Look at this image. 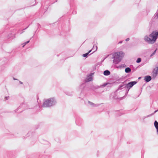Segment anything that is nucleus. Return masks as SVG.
Masks as SVG:
<instances>
[{"instance_id": "7c9ffc66", "label": "nucleus", "mask_w": 158, "mask_h": 158, "mask_svg": "<svg viewBox=\"0 0 158 158\" xmlns=\"http://www.w3.org/2000/svg\"><path fill=\"white\" fill-rule=\"evenodd\" d=\"M73 13L74 14H76V11H73Z\"/></svg>"}, {"instance_id": "6e6552de", "label": "nucleus", "mask_w": 158, "mask_h": 158, "mask_svg": "<svg viewBox=\"0 0 158 158\" xmlns=\"http://www.w3.org/2000/svg\"><path fill=\"white\" fill-rule=\"evenodd\" d=\"M93 74V73H90L89 75H88L87 77L85 80L86 82H89L92 81V76Z\"/></svg>"}, {"instance_id": "a19ab883", "label": "nucleus", "mask_w": 158, "mask_h": 158, "mask_svg": "<svg viewBox=\"0 0 158 158\" xmlns=\"http://www.w3.org/2000/svg\"><path fill=\"white\" fill-rule=\"evenodd\" d=\"M47 144L48 145H50V143L49 142H47Z\"/></svg>"}, {"instance_id": "39448f33", "label": "nucleus", "mask_w": 158, "mask_h": 158, "mask_svg": "<svg viewBox=\"0 0 158 158\" xmlns=\"http://www.w3.org/2000/svg\"><path fill=\"white\" fill-rule=\"evenodd\" d=\"M137 82L136 81H131L129 82L128 83L126 84L127 88H129L130 89L132 88L137 83Z\"/></svg>"}, {"instance_id": "ea45409f", "label": "nucleus", "mask_w": 158, "mask_h": 158, "mask_svg": "<svg viewBox=\"0 0 158 158\" xmlns=\"http://www.w3.org/2000/svg\"><path fill=\"white\" fill-rule=\"evenodd\" d=\"M13 79H14V80H18V79H16V78H14V77H13Z\"/></svg>"}, {"instance_id": "ddd939ff", "label": "nucleus", "mask_w": 158, "mask_h": 158, "mask_svg": "<svg viewBox=\"0 0 158 158\" xmlns=\"http://www.w3.org/2000/svg\"><path fill=\"white\" fill-rule=\"evenodd\" d=\"M110 74V72L108 70H106L103 72V74L105 76H108Z\"/></svg>"}, {"instance_id": "4468645a", "label": "nucleus", "mask_w": 158, "mask_h": 158, "mask_svg": "<svg viewBox=\"0 0 158 158\" xmlns=\"http://www.w3.org/2000/svg\"><path fill=\"white\" fill-rule=\"evenodd\" d=\"M125 71L126 73H129L131 71V69L129 67H127L125 69Z\"/></svg>"}, {"instance_id": "de8ad7c7", "label": "nucleus", "mask_w": 158, "mask_h": 158, "mask_svg": "<svg viewBox=\"0 0 158 158\" xmlns=\"http://www.w3.org/2000/svg\"><path fill=\"white\" fill-rule=\"evenodd\" d=\"M56 139H55V141H57V140H56Z\"/></svg>"}, {"instance_id": "0eeeda50", "label": "nucleus", "mask_w": 158, "mask_h": 158, "mask_svg": "<svg viewBox=\"0 0 158 158\" xmlns=\"http://www.w3.org/2000/svg\"><path fill=\"white\" fill-rule=\"evenodd\" d=\"M123 88H127L126 84L123 83L119 85L117 91H118L119 90H121Z\"/></svg>"}, {"instance_id": "58836bf2", "label": "nucleus", "mask_w": 158, "mask_h": 158, "mask_svg": "<svg viewBox=\"0 0 158 158\" xmlns=\"http://www.w3.org/2000/svg\"><path fill=\"white\" fill-rule=\"evenodd\" d=\"M95 46V45H94L93 46V48L92 49H94V48H94Z\"/></svg>"}, {"instance_id": "79ce46f5", "label": "nucleus", "mask_w": 158, "mask_h": 158, "mask_svg": "<svg viewBox=\"0 0 158 158\" xmlns=\"http://www.w3.org/2000/svg\"><path fill=\"white\" fill-rule=\"evenodd\" d=\"M104 59L102 60V61H101V62L102 63L104 61Z\"/></svg>"}, {"instance_id": "49530a36", "label": "nucleus", "mask_w": 158, "mask_h": 158, "mask_svg": "<svg viewBox=\"0 0 158 158\" xmlns=\"http://www.w3.org/2000/svg\"><path fill=\"white\" fill-rule=\"evenodd\" d=\"M107 113H108V114H109V111L107 112Z\"/></svg>"}, {"instance_id": "4c0bfd02", "label": "nucleus", "mask_w": 158, "mask_h": 158, "mask_svg": "<svg viewBox=\"0 0 158 158\" xmlns=\"http://www.w3.org/2000/svg\"><path fill=\"white\" fill-rule=\"evenodd\" d=\"M28 27H29V26H28V27H27L23 29V30H25V29H27V28Z\"/></svg>"}, {"instance_id": "09e8293b", "label": "nucleus", "mask_w": 158, "mask_h": 158, "mask_svg": "<svg viewBox=\"0 0 158 158\" xmlns=\"http://www.w3.org/2000/svg\"><path fill=\"white\" fill-rule=\"evenodd\" d=\"M113 98L114 99V97H113Z\"/></svg>"}, {"instance_id": "dca6fc26", "label": "nucleus", "mask_w": 158, "mask_h": 158, "mask_svg": "<svg viewBox=\"0 0 158 158\" xmlns=\"http://www.w3.org/2000/svg\"><path fill=\"white\" fill-rule=\"evenodd\" d=\"M13 34H12L11 33H10V34H9V35H8L7 37V38L8 39H13Z\"/></svg>"}, {"instance_id": "f03ea898", "label": "nucleus", "mask_w": 158, "mask_h": 158, "mask_svg": "<svg viewBox=\"0 0 158 158\" xmlns=\"http://www.w3.org/2000/svg\"><path fill=\"white\" fill-rule=\"evenodd\" d=\"M56 103L54 98H50L44 100L42 106L44 107H50L55 105Z\"/></svg>"}, {"instance_id": "f704fd0d", "label": "nucleus", "mask_w": 158, "mask_h": 158, "mask_svg": "<svg viewBox=\"0 0 158 158\" xmlns=\"http://www.w3.org/2000/svg\"><path fill=\"white\" fill-rule=\"evenodd\" d=\"M147 117H143V120H144V119L146 118L147 117Z\"/></svg>"}, {"instance_id": "c85d7f7f", "label": "nucleus", "mask_w": 158, "mask_h": 158, "mask_svg": "<svg viewBox=\"0 0 158 158\" xmlns=\"http://www.w3.org/2000/svg\"><path fill=\"white\" fill-rule=\"evenodd\" d=\"M110 55L109 54V55H108L105 57L104 58V60H105Z\"/></svg>"}, {"instance_id": "f3484780", "label": "nucleus", "mask_w": 158, "mask_h": 158, "mask_svg": "<svg viewBox=\"0 0 158 158\" xmlns=\"http://www.w3.org/2000/svg\"><path fill=\"white\" fill-rule=\"evenodd\" d=\"M126 67V65L125 64H121L118 67H117L118 68H124Z\"/></svg>"}, {"instance_id": "37998d69", "label": "nucleus", "mask_w": 158, "mask_h": 158, "mask_svg": "<svg viewBox=\"0 0 158 158\" xmlns=\"http://www.w3.org/2000/svg\"><path fill=\"white\" fill-rule=\"evenodd\" d=\"M122 114H122V113H120V114H118V115H119V116H120V115H122Z\"/></svg>"}, {"instance_id": "c756f323", "label": "nucleus", "mask_w": 158, "mask_h": 158, "mask_svg": "<svg viewBox=\"0 0 158 158\" xmlns=\"http://www.w3.org/2000/svg\"><path fill=\"white\" fill-rule=\"evenodd\" d=\"M95 48H96V49L94 51V52H93V53H94V52H95L96 51H97V48H98V47H97V46L95 45Z\"/></svg>"}, {"instance_id": "72a5a7b5", "label": "nucleus", "mask_w": 158, "mask_h": 158, "mask_svg": "<svg viewBox=\"0 0 158 158\" xmlns=\"http://www.w3.org/2000/svg\"><path fill=\"white\" fill-rule=\"evenodd\" d=\"M93 49H91L89 51V52L87 53H89V54L91 52L92 50Z\"/></svg>"}, {"instance_id": "7ed1b4c3", "label": "nucleus", "mask_w": 158, "mask_h": 158, "mask_svg": "<svg viewBox=\"0 0 158 158\" xmlns=\"http://www.w3.org/2000/svg\"><path fill=\"white\" fill-rule=\"evenodd\" d=\"M149 37L152 38V40L154 43L158 37V31H154L149 35Z\"/></svg>"}, {"instance_id": "423d86ee", "label": "nucleus", "mask_w": 158, "mask_h": 158, "mask_svg": "<svg viewBox=\"0 0 158 158\" xmlns=\"http://www.w3.org/2000/svg\"><path fill=\"white\" fill-rule=\"evenodd\" d=\"M152 79L151 76L147 75L145 77L144 80L146 82H148L152 80Z\"/></svg>"}, {"instance_id": "393cba45", "label": "nucleus", "mask_w": 158, "mask_h": 158, "mask_svg": "<svg viewBox=\"0 0 158 158\" xmlns=\"http://www.w3.org/2000/svg\"><path fill=\"white\" fill-rule=\"evenodd\" d=\"M154 16H155V18H156V19H158V13H156L155 14Z\"/></svg>"}, {"instance_id": "a18cd8bd", "label": "nucleus", "mask_w": 158, "mask_h": 158, "mask_svg": "<svg viewBox=\"0 0 158 158\" xmlns=\"http://www.w3.org/2000/svg\"><path fill=\"white\" fill-rule=\"evenodd\" d=\"M17 110H15V112H16L17 111Z\"/></svg>"}, {"instance_id": "5701e85b", "label": "nucleus", "mask_w": 158, "mask_h": 158, "mask_svg": "<svg viewBox=\"0 0 158 158\" xmlns=\"http://www.w3.org/2000/svg\"><path fill=\"white\" fill-rule=\"evenodd\" d=\"M102 104H94V105L93 106H100Z\"/></svg>"}, {"instance_id": "6ab92c4d", "label": "nucleus", "mask_w": 158, "mask_h": 158, "mask_svg": "<svg viewBox=\"0 0 158 158\" xmlns=\"http://www.w3.org/2000/svg\"><path fill=\"white\" fill-rule=\"evenodd\" d=\"M141 59L140 58H137L136 60V62L137 63H139L141 62Z\"/></svg>"}, {"instance_id": "1a4fd4ad", "label": "nucleus", "mask_w": 158, "mask_h": 158, "mask_svg": "<svg viewBox=\"0 0 158 158\" xmlns=\"http://www.w3.org/2000/svg\"><path fill=\"white\" fill-rule=\"evenodd\" d=\"M82 120L81 118L77 119L76 121V124L79 126L81 125L82 123Z\"/></svg>"}, {"instance_id": "a211bd4d", "label": "nucleus", "mask_w": 158, "mask_h": 158, "mask_svg": "<svg viewBox=\"0 0 158 158\" xmlns=\"http://www.w3.org/2000/svg\"><path fill=\"white\" fill-rule=\"evenodd\" d=\"M89 53H86L82 55V56L83 57L87 58L89 55Z\"/></svg>"}, {"instance_id": "473e14b6", "label": "nucleus", "mask_w": 158, "mask_h": 158, "mask_svg": "<svg viewBox=\"0 0 158 158\" xmlns=\"http://www.w3.org/2000/svg\"><path fill=\"white\" fill-rule=\"evenodd\" d=\"M130 39L129 38H127L126 39V41H128Z\"/></svg>"}, {"instance_id": "9d476101", "label": "nucleus", "mask_w": 158, "mask_h": 158, "mask_svg": "<svg viewBox=\"0 0 158 158\" xmlns=\"http://www.w3.org/2000/svg\"><path fill=\"white\" fill-rule=\"evenodd\" d=\"M108 83H106L104 84L103 85H100V86H97L94 87V88L95 89H97L100 87H104L106 86L108 84Z\"/></svg>"}, {"instance_id": "f257e3e1", "label": "nucleus", "mask_w": 158, "mask_h": 158, "mask_svg": "<svg viewBox=\"0 0 158 158\" xmlns=\"http://www.w3.org/2000/svg\"><path fill=\"white\" fill-rule=\"evenodd\" d=\"M112 55V58L114 59L113 63L115 64H117L121 61L124 55V53L122 51H120L115 52Z\"/></svg>"}, {"instance_id": "4be33fe9", "label": "nucleus", "mask_w": 158, "mask_h": 158, "mask_svg": "<svg viewBox=\"0 0 158 158\" xmlns=\"http://www.w3.org/2000/svg\"><path fill=\"white\" fill-rule=\"evenodd\" d=\"M66 94L68 95L72 96L73 95V92H71V93L67 92L66 93Z\"/></svg>"}, {"instance_id": "9b49d317", "label": "nucleus", "mask_w": 158, "mask_h": 158, "mask_svg": "<svg viewBox=\"0 0 158 158\" xmlns=\"http://www.w3.org/2000/svg\"><path fill=\"white\" fill-rule=\"evenodd\" d=\"M154 125L156 130L157 135H158V122L156 120H155L154 122Z\"/></svg>"}, {"instance_id": "c03bdc74", "label": "nucleus", "mask_w": 158, "mask_h": 158, "mask_svg": "<svg viewBox=\"0 0 158 158\" xmlns=\"http://www.w3.org/2000/svg\"><path fill=\"white\" fill-rule=\"evenodd\" d=\"M141 77H139L138 78V79H141Z\"/></svg>"}, {"instance_id": "412c9836", "label": "nucleus", "mask_w": 158, "mask_h": 158, "mask_svg": "<svg viewBox=\"0 0 158 158\" xmlns=\"http://www.w3.org/2000/svg\"><path fill=\"white\" fill-rule=\"evenodd\" d=\"M158 111V109L157 110H155L154 111V113H152V114H151L148 115L147 116V117H149L150 116H151L152 115H153L154 113H156V112Z\"/></svg>"}, {"instance_id": "b1692460", "label": "nucleus", "mask_w": 158, "mask_h": 158, "mask_svg": "<svg viewBox=\"0 0 158 158\" xmlns=\"http://www.w3.org/2000/svg\"><path fill=\"white\" fill-rule=\"evenodd\" d=\"M156 49L155 50L154 52H153L151 55H150V56L151 57H152V56H153V55H154L156 53Z\"/></svg>"}, {"instance_id": "f8f14e48", "label": "nucleus", "mask_w": 158, "mask_h": 158, "mask_svg": "<svg viewBox=\"0 0 158 158\" xmlns=\"http://www.w3.org/2000/svg\"><path fill=\"white\" fill-rule=\"evenodd\" d=\"M126 89L125 94L123 97L121 98V99H122L123 98H125L127 96V94L129 92V90L130 89H129V88H126Z\"/></svg>"}, {"instance_id": "2eb2a0df", "label": "nucleus", "mask_w": 158, "mask_h": 158, "mask_svg": "<svg viewBox=\"0 0 158 158\" xmlns=\"http://www.w3.org/2000/svg\"><path fill=\"white\" fill-rule=\"evenodd\" d=\"M153 73L156 75L158 74V67L154 69L153 71Z\"/></svg>"}, {"instance_id": "bb28decb", "label": "nucleus", "mask_w": 158, "mask_h": 158, "mask_svg": "<svg viewBox=\"0 0 158 158\" xmlns=\"http://www.w3.org/2000/svg\"><path fill=\"white\" fill-rule=\"evenodd\" d=\"M88 103H89L90 105H94V103H93V102H90L89 101H88Z\"/></svg>"}, {"instance_id": "20e7f679", "label": "nucleus", "mask_w": 158, "mask_h": 158, "mask_svg": "<svg viewBox=\"0 0 158 158\" xmlns=\"http://www.w3.org/2000/svg\"><path fill=\"white\" fill-rule=\"evenodd\" d=\"M144 40L145 41L149 44H153L154 43L152 39H151L148 35L145 36L144 38Z\"/></svg>"}, {"instance_id": "cd10ccee", "label": "nucleus", "mask_w": 158, "mask_h": 158, "mask_svg": "<svg viewBox=\"0 0 158 158\" xmlns=\"http://www.w3.org/2000/svg\"><path fill=\"white\" fill-rule=\"evenodd\" d=\"M23 31H19L18 32V33H19L20 34H21L22 33H23Z\"/></svg>"}, {"instance_id": "a878e982", "label": "nucleus", "mask_w": 158, "mask_h": 158, "mask_svg": "<svg viewBox=\"0 0 158 158\" xmlns=\"http://www.w3.org/2000/svg\"><path fill=\"white\" fill-rule=\"evenodd\" d=\"M9 98V96H8L7 97V96H6L5 97V100L6 101V100H7L8 99V98Z\"/></svg>"}, {"instance_id": "c9c22d12", "label": "nucleus", "mask_w": 158, "mask_h": 158, "mask_svg": "<svg viewBox=\"0 0 158 158\" xmlns=\"http://www.w3.org/2000/svg\"><path fill=\"white\" fill-rule=\"evenodd\" d=\"M19 82L20 84H23V82H21V81H19Z\"/></svg>"}, {"instance_id": "e433bc0d", "label": "nucleus", "mask_w": 158, "mask_h": 158, "mask_svg": "<svg viewBox=\"0 0 158 158\" xmlns=\"http://www.w3.org/2000/svg\"><path fill=\"white\" fill-rule=\"evenodd\" d=\"M123 42V41H120L119 42H118V44H121Z\"/></svg>"}, {"instance_id": "2f4dec72", "label": "nucleus", "mask_w": 158, "mask_h": 158, "mask_svg": "<svg viewBox=\"0 0 158 158\" xmlns=\"http://www.w3.org/2000/svg\"><path fill=\"white\" fill-rule=\"evenodd\" d=\"M37 26H38V28L39 27H40V25L39 23H37Z\"/></svg>"}, {"instance_id": "aec40b11", "label": "nucleus", "mask_w": 158, "mask_h": 158, "mask_svg": "<svg viewBox=\"0 0 158 158\" xmlns=\"http://www.w3.org/2000/svg\"><path fill=\"white\" fill-rule=\"evenodd\" d=\"M30 42V40H28L25 43H24L23 44V47H24L28 43Z\"/></svg>"}]
</instances>
